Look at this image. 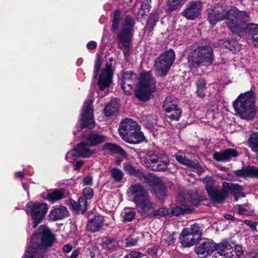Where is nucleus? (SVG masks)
Instances as JSON below:
<instances>
[{
    "label": "nucleus",
    "mask_w": 258,
    "mask_h": 258,
    "mask_svg": "<svg viewBox=\"0 0 258 258\" xmlns=\"http://www.w3.org/2000/svg\"><path fill=\"white\" fill-rule=\"evenodd\" d=\"M208 20L212 25H215L219 21L225 20L227 25L231 31L237 33L244 29L245 24L250 21V17L248 13L239 11L235 7L228 10L218 8L209 12Z\"/></svg>",
    "instance_id": "1"
},
{
    "label": "nucleus",
    "mask_w": 258,
    "mask_h": 258,
    "mask_svg": "<svg viewBox=\"0 0 258 258\" xmlns=\"http://www.w3.org/2000/svg\"><path fill=\"white\" fill-rule=\"evenodd\" d=\"M202 181L211 200L215 203H223L228 197L229 192L234 194L235 201H237L239 197L244 196L243 188L237 184L224 182L222 188L219 189L217 182L212 176L205 177Z\"/></svg>",
    "instance_id": "2"
},
{
    "label": "nucleus",
    "mask_w": 258,
    "mask_h": 258,
    "mask_svg": "<svg viewBox=\"0 0 258 258\" xmlns=\"http://www.w3.org/2000/svg\"><path fill=\"white\" fill-rule=\"evenodd\" d=\"M54 236L49 229L41 226L31 238L29 246L22 258H43L45 248L52 246Z\"/></svg>",
    "instance_id": "3"
},
{
    "label": "nucleus",
    "mask_w": 258,
    "mask_h": 258,
    "mask_svg": "<svg viewBox=\"0 0 258 258\" xmlns=\"http://www.w3.org/2000/svg\"><path fill=\"white\" fill-rule=\"evenodd\" d=\"M255 94L250 90L240 94L233 102L236 115L241 118L251 120L255 115Z\"/></svg>",
    "instance_id": "4"
},
{
    "label": "nucleus",
    "mask_w": 258,
    "mask_h": 258,
    "mask_svg": "<svg viewBox=\"0 0 258 258\" xmlns=\"http://www.w3.org/2000/svg\"><path fill=\"white\" fill-rule=\"evenodd\" d=\"M128 197L132 198L139 212L145 213L153 208L148 192L140 184L131 185L128 189Z\"/></svg>",
    "instance_id": "5"
},
{
    "label": "nucleus",
    "mask_w": 258,
    "mask_h": 258,
    "mask_svg": "<svg viewBox=\"0 0 258 258\" xmlns=\"http://www.w3.org/2000/svg\"><path fill=\"white\" fill-rule=\"evenodd\" d=\"M213 51L210 46L198 47L188 57V63L191 70L200 66H209L213 61Z\"/></svg>",
    "instance_id": "6"
},
{
    "label": "nucleus",
    "mask_w": 258,
    "mask_h": 258,
    "mask_svg": "<svg viewBox=\"0 0 258 258\" xmlns=\"http://www.w3.org/2000/svg\"><path fill=\"white\" fill-rule=\"evenodd\" d=\"M134 25L135 21L133 18L130 15H126L124 20L121 31L117 35L119 47L123 50L125 57L130 55Z\"/></svg>",
    "instance_id": "7"
},
{
    "label": "nucleus",
    "mask_w": 258,
    "mask_h": 258,
    "mask_svg": "<svg viewBox=\"0 0 258 258\" xmlns=\"http://www.w3.org/2000/svg\"><path fill=\"white\" fill-rule=\"evenodd\" d=\"M156 88V82L150 72L141 74L138 88L135 91V95L140 100L146 101L150 97Z\"/></svg>",
    "instance_id": "8"
},
{
    "label": "nucleus",
    "mask_w": 258,
    "mask_h": 258,
    "mask_svg": "<svg viewBox=\"0 0 258 258\" xmlns=\"http://www.w3.org/2000/svg\"><path fill=\"white\" fill-rule=\"evenodd\" d=\"M145 165L151 169L157 171H164L169 164L168 157L164 153L149 152L145 156Z\"/></svg>",
    "instance_id": "9"
},
{
    "label": "nucleus",
    "mask_w": 258,
    "mask_h": 258,
    "mask_svg": "<svg viewBox=\"0 0 258 258\" xmlns=\"http://www.w3.org/2000/svg\"><path fill=\"white\" fill-rule=\"evenodd\" d=\"M48 210V206L44 203L30 202L27 204L26 211L31 216L33 228L41 222Z\"/></svg>",
    "instance_id": "10"
},
{
    "label": "nucleus",
    "mask_w": 258,
    "mask_h": 258,
    "mask_svg": "<svg viewBox=\"0 0 258 258\" xmlns=\"http://www.w3.org/2000/svg\"><path fill=\"white\" fill-rule=\"evenodd\" d=\"M175 59V53L170 49L164 52L155 61L156 75L160 77L166 76Z\"/></svg>",
    "instance_id": "11"
},
{
    "label": "nucleus",
    "mask_w": 258,
    "mask_h": 258,
    "mask_svg": "<svg viewBox=\"0 0 258 258\" xmlns=\"http://www.w3.org/2000/svg\"><path fill=\"white\" fill-rule=\"evenodd\" d=\"M166 116L171 120H178L181 116V109L172 97H166L163 104Z\"/></svg>",
    "instance_id": "12"
},
{
    "label": "nucleus",
    "mask_w": 258,
    "mask_h": 258,
    "mask_svg": "<svg viewBox=\"0 0 258 258\" xmlns=\"http://www.w3.org/2000/svg\"><path fill=\"white\" fill-rule=\"evenodd\" d=\"M93 101L89 99L85 101L82 109V113L80 121L82 126L92 128L94 127L95 122L93 118Z\"/></svg>",
    "instance_id": "13"
},
{
    "label": "nucleus",
    "mask_w": 258,
    "mask_h": 258,
    "mask_svg": "<svg viewBox=\"0 0 258 258\" xmlns=\"http://www.w3.org/2000/svg\"><path fill=\"white\" fill-rule=\"evenodd\" d=\"M112 59L110 58L105 63V67L101 71L97 84L99 89L103 91L109 87L112 83L113 70L112 69Z\"/></svg>",
    "instance_id": "14"
},
{
    "label": "nucleus",
    "mask_w": 258,
    "mask_h": 258,
    "mask_svg": "<svg viewBox=\"0 0 258 258\" xmlns=\"http://www.w3.org/2000/svg\"><path fill=\"white\" fill-rule=\"evenodd\" d=\"M140 128L136 121L132 119L126 118L120 122L118 131L122 139L125 141L126 138H130L133 133H135V130Z\"/></svg>",
    "instance_id": "15"
},
{
    "label": "nucleus",
    "mask_w": 258,
    "mask_h": 258,
    "mask_svg": "<svg viewBox=\"0 0 258 258\" xmlns=\"http://www.w3.org/2000/svg\"><path fill=\"white\" fill-rule=\"evenodd\" d=\"M87 144L86 145L84 142L79 144L73 150L68 152L66 155V159L69 162H72L71 158H76L78 157H82L84 158H88L93 153V151L88 148Z\"/></svg>",
    "instance_id": "16"
},
{
    "label": "nucleus",
    "mask_w": 258,
    "mask_h": 258,
    "mask_svg": "<svg viewBox=\"0 0 258 258\" xmlns=\"http://www.w3.org/2000/svg\"><path fill=\"white\" fill-rule=\"evenodd\" d=\"M215 243L211 239L201 240L195 247V252L201 258H204L214 251Z\"/></svg>",
    "instance_id": "17"
},
{
    "label": "nucleus",
    "mask_w": 258,
    "mask_h": 258,
    "mask_svg": "<svg viewBox=\"0 0 258 258\" xmlns=\"http://www.w3.org/2000/svg\"><path fill=\"white\" fill-rule=\"evenodd\" d=\"M201 9L202 5L200 2H191L187 4L182 15L187 19L195 20L200 15Z\"/></svg>",
    "instance_id": "18"
},
{
    "label": "nucleus",
    "mask_w": 258,
    "mask_h": 258,
    "mask_svg": "<svg viewBox=\"0 0 258 258\" xmlns=\"http://www.w3.org/2000/svg\"><path fill=\"white\" fill-rule=\"evenodd\" d=\"M175 158L179 163L190 168L199 174H201L204 171L203 168L199 163L187 159L186 158L185 155L181 152H178L175 155Z\"/></svg>",
    "instance_id": "19"
},
{
    "label": "nucleus",
    "mask_w": 258,
    "mask_h": 258,
    "mask_svg": "<svg viewBox=\"0 0 258 258\" xmlns=\"http://www.w3.org/2000/svg\"><path fill=\"white\" fill-rule=\"evenodd\" d=\"M235 175L242 177H258V168L249 166L241 169L233 171Z\"/></svg>",
    "instance_id": "20"
},
{
    "label": "nucleus",
    "mask_w": 258,
    "mask_h": 258,
    "mask_svg": "<svg viewBox=\"0 0 258 258\" xmlns=\"http://www.w3.org/2000/svg\"><path fill=\"white\" fill-rule=\"evenodd\" d=\"M213 155L216 160L222 161L237 157L238 153L233 149L229 148L220 152H215Z\"/></svg>",
    "instance_id": "21"
},
{
    "label": "nucleus",
    "mask_w": 258,
    "mask_h": 258,
    "mask_svg": "<svg viewBox=\"0 0 258 258\" xmlns=\"http://www.w3.org/2000/svg\"><path fill=\"white\" fill-rule=\"evenodd\" d=\"M104 222L103 216L97 215L91 219L88 224L87 229L92 232H95L100 230L103 227Z\"/></svg>",
    "instance_id": "22"
},
{
    "label": "nucleus",
    "mask_w": 258,
    "mask_h": 258,
    "mask_svg": "<svg viewBox=\"0 0 258 258\" xmlns=\"http://www.w3.org/2000/svg\"><path fill=\"white\" fill-rule=\"evenodd\" d=\"M146 179L148 185L151 187L155 191L163 189L164 186L162 181L157 176L150 174L147 176Z\"/></svg>",
    "instance_id": "23"
},
{
    "label": "nucleus",
    "mask_w": 258,
    "mask_h": 258,
    "mask_svg": "<svg viewBox=\"0 0 258 258\" xmlns=\"http://www.w3.org/2000/svg\"><path fill=\"white\" fill-rule=\"evenodd\" d=\"M179 240L184 247H190L196 243L194 236L188 233L186 229H183L180 233Z\"/></svg>",
    "instance_id": "24"
},
{
    "label": "nucleus",
    "mask_w": 258,
    "mask_h": 258,
    "mask_svg": "<svg viewBox=\"0 0 258 258\" xmlns=\"http://www.w3.org/2000/svg\"><path fill=\"white\" fill-rule=\"evenodd\" d=\"M106 137L98 133L92 132L86 139V144L91 147H94L105 141Z\"/></svg>",
    "instance_id": "25"
},
{
    "label": "nucleus",
    "mask_w": 258,
    "mask_h": 258,
    "mask_svg": "<svg viewBox=\"0 0 258 258\" xmlns=\"http://www.w3.org/2000/svg\"><path fill=\"white\" fill-rule=\"evenodd\" d=\"M182 198L181 196H178L177 198L176 201L181 207H173L171 210V214L173 215L176 216H179L183 214L184 213L187 212H191L192 210V208L189 206H184V204H187V202L184 200V202L180 201V199Z\"/></svg>",
    "instance_id": "26"
},
{
    "label": "nucleus",
    "mask_w": 258,
    "mask_h": 258,
    "mask_svg": "<svg viewBox=\"0 0 258 258\" xmlns=\"http://www.w3.org/2000/svg\"><path fill=\"white\" fill-rule=\"evenodd\" d=\"M68 215V210L64 206H59L55 207L50 211L49 218L53 221L60 220L66 217Z\"/></svg>",
    "instance_id": "27"
},
{
    "label": "nucleus",
    "mask_w": 258,
    "mask_h": 258,
    "mask_svg": "<svg viewBox=\"0 0 258 258\" xmlns=\"http://www.w3.org/2000/svg\"><path fill=\"white\" fill-rule=\"evenodd\" d=\"M245 31L248 34V39L258 45V25L249 24L245 28Z\"/></svg>",
    "instance_id": "28"
},
{
    "label": "nucleus",
    "mask_w": 258,
    "mask_h": 258,
    "mask_svg": "<svg viewBox=\"0 0 258 258\" xmlns=\"http://www.w3.org/2000/svg\"><path fill=\"white\" fill-rule=\"evenodd\" d=\"M141 122L145 127L152 130L157 123V116L155 114H143Z\"/></svg>",
    "instance_id": "29"
},
{
    "label": "nucleus",
    "mask_w": 258,
    "mask_h": 258,
    "mask_svg": "<svg viewBox=\"0 0 258 258\" xmlns=\"http://www.w3.org/2000/svg\"><path fill=\"white\" fill-rule=\"evenodd\" d=\"M119 105V102L117 99L111 100L104 109L105 115L106 116H110L113 115L118 111Z\"/></svg>",
    "instance_id": "30"
},
{
    "label": "nucleus",
    "mask_w": 258,
    "mask_h": 258,
    "mask_svg": "<svg viewBox=\"0 0 258 258\" xmlns=\"http://www.w3.org/2000/svg\"><path fill=\"white\" fill-rule=\"evenodd\" d=\"M65 197V191L64 189H54L49 191L46 195V199L50 202H54L55 201L61 200Z\"/></svg>",
    "instance_id": "31"
},
{
    "label": "nucleus",
    "mask_w": 258,
    "mask_h": 258,
    "mask_svg": "<svg viewBox=\"0 0 258 258\" xmlns=\"http://www.w3.org/2000/svg\"><path fill=\"white\" fill-rule=\"evenodd\" d=\"M230 245L226 242H222L219 244L215 243V247L214 251H217V253L220 255L224 256L225 257L228 258L229 253L230 250L229 248Z\"/></svg>",
    "instance_id": "32"
},
{
    "label": "nucleus",
    "mask_w": 258,
    "mask_h": 258,
    "mask_svg": "<svg viewBox=\"0 0 258 258\" xmlns=\"http://www.w3.org/2000/svg\"><path fill=\"white\" fill-rule=\"evenodd\" d=\"M140 129L135 130V133L128 138H126L125 142L131 144H139L143 142L145 139V137L142 132H140Z\"/></svg>",
    "instance_id": "33"
},
{
    "label": "nucleus",
    "mask_w": 258,
    "mask_h": 258,
    "mask_svg": "<svg viewBox=\"0 0 258 258\" xmlns=\"http://www.w3.org/2000/svg\"><path fill=\"white\" fill-rule=\"evenodd\" d=\"M118 246V242L115 239L109 237H104L102 239V247L105 249L113 251L116 249Z\"/></svg>",
    "instance_id": "34"
},
{
    "label": "nucleus",
    "mask_w": 258,
    "mask_h": 258,
    "mask_svg": "<svg viewBox=\"0 0 258 258\" xmlns=\"http://www.w3.org/2000/svg\"><path fill=\"white\" fill-rule=\"evenodd\" d=\"M197 87L196 93L198 97L203 98L206 95L207 83L204 79L200 78L196 83Z\"/></svg>",
    "instance_id": "35"
},
{
    "label": "nucleus",
    "mask_w": 258,
    "mask_h": 258,
    "mask_svg": "<svg viewBox=\"0 0 258 258\" xmlns=\"http://www.w3.org/2000/svg\"><path fill=\"white\" fill-rule=\"evenodd\" d=\"M121 215L124 222H131L135 219L136 212L134 209L125 208L122 211Z\"/></svg>",
    "instance_id": "36"
},
{
    "label": "nucleus",
    "mask_w": 258,
    "mask_h": 258,
    "mask_svg": "<svg viewBox=\"0 0 258 258\" xmlns=\"http://www.w3.org/2000/svg\"><path fill=\"white\" fill-rule=\"evenodd\" d=\"M103 149L104 151H108L112 153H117L121 155H123L125 154L124 150L120 147L110 143L105 144L103 146Z\"/></svg>",
    "instance_id": "37"
},
{
    "label": "nucleus",
    "mask_w": 258,
    "mask_h": 258,
    "mask_svg": "<svg viewBox=\"0 0 258 258\" xmlns=\"http://www.w3.org/2000/svg\"><path fill=\"white\" fill-rule=\"evenodd\" d=\"M137 79L136 74L131 71H126L122 74L121 83H135Z\"/></svg>",
    "instance_id": "38"
},
{
    "label": "nucleus",
    "mask_w": 258,
    "mask_h": 258,
    "mask_svg": "<svg viewBox=\"0 0 258 258\" xmlns=\"http://www.w3.org/2000/svg\"><path fill=\"white\" fill-rule=\"evenodd\" d=\"M175 240L173 233H170L167 231L163 232L161 237L162 242L170 245L174 244Z\"/></svg>",
    "instance_id": "39"
},
{
    "label": "nucleus",
    "mask_w": 258,
    "mask_h": 258,
    "mask_svg": "<svg viewBox=\"0 0 258 258\" xmlns=\"http://www.w3.org/2000/svg\"><path fill=\"white\" fill-rule=\"evenodd\" d=\"M248 143L252 150L258 154V133L251 134Z\"/></svg>",
    "instance_id": "40"
},
{
    "label": "nucleus",
    "mask_w": 258,
    "mask_h": 258,
    "mask_svg": "<svg viewBox=\"0 0 258 258\" xmlns=\"http://www.w3.org/2000/svg\"><path fill=\"white\" fill-rule=\"evenodd\" d=\"M111 177L116 181H120L123 177V172L117 168H113L110 171Z\"/></svg>",
    "instance_id": "41"
},
{
    "label": "nucleus",
    "mask_w": 258,
    "mask_h": 258,
    "mask_svg": "<svg viewBox=\"0 0 258 258\" xmlns=\"http://www.w3.org/2000/svg\"><path fill=\"white\" fill-rule=\"evenodd\" d=\"M189 233L194 236V235H201L202 234L203 228L199 224H195L192 225L189 228H186Z\"/></svg>",
    "instance_id": "42"
},
{
    "label": "nucleus",
    "mask_w": 258,
    "mask_h": 258,
    "mask_svg": "<svg viewBox=\"0 0 258 258\" xmlns=\"http://www.w3.org/2000/svg\"><path fill=\"white\" fill-rule=\"evenodd\" d=\"M150 1L148 0H145L141 7V9L139 12L140 15L142 16L147 15L150 10Z\"/></svg>",
    "instance_id": "43"
},
{
    "label": "nucleus",
    "mask_w": 258,
    "mask_h": 258,
    "mask_svg": "<svg viewBox=\"0 0 258 258\" xmlns=\"http://www.w3.org/2000/svg\"><path fill=\"white\" fill-rule=\"evenodd\" d=\"M243 252L241 246L237 245L235 247L234 250H230L228 258H238Z\"/></svg>",
    "instance_id": "44"
},
{
    "label": "nucleus",
    "mask_w": 258,
    "mask_h": 258,
    "mask_svg": "<svg viewBox=\"0 0 258 258\" xmlns=\"http://www.w3.org/2000/svg\"><path fill=\"white\" fill-rule=\"evenodd\" d=\"M120 18V12L119 10L115 11L114 13L111 30L115 31L118 28Z\"/></svg>",
    "instance_id": "45"
},
{
    "label": "nucleus",
    "mask_w": 258,
    "mask_h": 258,
    "mask_svg": "<svg viewBox=\"0 0 258 258\" xmlns=\"http://www.w3.org/2000/svg\"><path fill=\"white\" fill-rule=\"evenodd\" d=\"M183 0H169L168 5L170 9L172 10H176L181 7Z\"/></svg>",
    "instance_id": "46"
},
{
    "label": "nucleus",
    "mask_w": 258,
    "mask_h": 258,
    "mask_svg": "<svg viewBox=\"0 0 258 258\" xmlns=\"http://www.w3.org/2000/svg\"><path fill=\"white\" fill-rule=\"evenodd\" d=\"M135 83H121V87L125 94L129 95L133 91V86Z\"/></svg>",
    "instance_id": "47"
},
{
    "label": "nucleus",
    "mask_w": 258,
    "mask_h": 258,
    "mask_svg": "<svg viewBox=\"0 0 258 258\" xmlns=\"http://www.w3.org/2000/svg\"><path fill=\"white\" fill-rule=\"evenodd\" d=\"M78 205L79 207L80 212H84L88 209V204L86 200L83 198H79L78 199Z\"/></svg>",
    "instance_id": "48"
},
{
    "label": "nucleus",
    "mask_w": 258,
    "mask_h": 258,
    "mask_svg": "<svg viewBox=\"0 0 258 258\" xmlns=\"http://www.w3.org/2000/svg\"><path fill=\"white\" fill-rule=\"evenodd\" d=\"M124 170L130 175L137 176L139 174L138 171L132 165L130 164L124 165Z\"/></svg>",
    "instance_id": "49"
},
{
    "label": "nucleus",
    "mask_w": 258,
    "mask_h": 258,
    "mask_svg": "<svg viewBox=\"0 0 258 258\" xmlns=\"http://www.w3.org/2000/svg\"><path fill=\"white\" fill-rule=\"evenodd\" d=\"M83 196L86 200H90L93 196V190L89 187L85 188L83 191Z\"/></svg>",
    "instance_id": "50"
},
{
    "label": "nucleus",
    "mask_w": 258,
    "mask_h": 258,
    "mask_svg": "<svg viewBox=\"0 0 258 258\" xmlns=\"http://www.w3.org/2000/svg\"><path fill=\"white\" fill-rule=\"evenodd\" d=\"M101 57L100 56H97L96 60H95V64L94 67V78H96L98 71L100 68L101 67Z\"/></svg>",
    "instance_id": "51"
},
{
    "label": "nucleus",
    "mask_w": 258,
    "mask_h": 258,
    "mask_svg": "<svg viewBox=\"0 0 258 258\" xmlns=\"http://www.w3.org/2000/svg\"><path fill=\"white\" fill-rule=\"evenodd\" d=\"M168 214V210L165 208H161L154 212V215L156 216L162 217Z\"/></svg>",
    "instance_id": "52"
},
{
    "label": "nucleus",
    "mask_w": 258,
    "mask_h": 258,
    "mask_svg": "<svg viewBox=\"0 0 258 258\" xmlns=\"http://www.w3.org/2000/svg\"><path fill=\"white\" fill-rule=\"evenodd\" d=\"M90 256L91 258H94L98 255L100 253L99 248L96 246H93L89 248Z\"/></svg>",
    "instance_id": "53"
},
{
    "label": "nucleus",
    "mask_w": 258,
    "mask_h": 258,
    "mask_svg": "<svg viewBox=\"0 0 258 258\" xmlns=\"http://www.w3.org/2000/svg\"><path fill=\"white\" fill-rule=\"evenodd\" d=\"M158 18L156 17H153L151 16L148 20L146 27L149 29H152L155 25L156 23L158 21Z\"/></svg>",
    "instance_id": "54"
},
{
    "label": "nucleus",
    "mask_w": 258,
    "mask_h": 258,
    "mask_svg": "<svg viewBox=\"0 0 258 258\" xmlns=\"http://www.w3.org/2000/svg\"><path fill=\"white\" fill-rule=\"evenodd\" d=\"M137 244L136 238L129 237L126 239L125 245L127 247L134 246Z\"/></svg>",
    "instance_id": "55"
},
{
    "label": "nucleus",
    "mask_w": 258,
    "mask_h": 258,
    "mask_svg": "<svg viewBox=\"0 0 258 258\" xmlns=\"http://www.w3.org/2000/svg\"><path fill=\"white\" fill-rule=\"evenodd\" d=\"M82 183L84 185H91L93 183L92 177L89 175L84 177Z\"/></svg>",
    "instance_id": "56"
},
{
    "label": "nucleus",
    "mask_w": 258,
    "mask_h": 258,
    "mask_svg": "<svg viewBox=\"0 0 258 258\" xmlns=\"http://www.w3.org/2000/svg\"><path fill=\"white\" fill-rule=\"evenodd\" d=\"M238 213L239 215L246 214L248 211L247 206L244 205L237 206Z\"/></svg>",
    "instance_id": "57"
},
{
    "label": "nucleus",
    "mask_w": 258,
    "mask_h": 258,
    "mask_svg": "<svg viewBox=\"0 0 258 258\" xmlns=\"http://www.w3.org/2000/svg\"><path fill=\"white\" fill-rule=\"evenodd\" d=\"M140 256L141 253L140 252L133 251L124 258H139Z\"/></svg>",
    "instance_id": "58"
},
{
    "label": "nucleus",
    "mask_w": 258,
    "mask_h": 258,
    "mask_svg": "<svg viewBox=\"0 0 258 258\" xmlns=\"http://www.w3.org/2000/svg\"><path fill=\"white\" fill-rule=\"evenodd\" d=\"M70 204L74 210H75L77 212H80L78 203H77L75 201L71 200L70 201Z\"/></svg>",
    "instance_id": "59"
},
{
    "label": "nucleus",
    "mask_w": 258,
    "mask_h": 258,
    "mask_svg": "<svg viewBox=\"0 0 258 258\" xmlns=\"http://www.w3.org/2000/svg\"><path fill=\"white\" fill-rule=\"evenodd\" d=\"M97 46L96 42L93 41L89 42L87 44V47L89 49H93Z\"/></svg>",
    "instance_id": "60"
},
{
    "label": "nucleus",
    "mask_w": 258,
    "mask_h": 258,
    "mask_svg": "<svg viewBox=\"0 0 258 258\" xmlns=\"http://www.w3.org/2000/svg\"><path fill=\"white\" fill-rule=\"evenodd\" d=\"M73 248V246L71 244H66L63 247V250L64 252H70Z\"/></svg>",
    "instance_id": "61"
},
{
    "label": "nucleus",
    "mask_w": 258,
    "mask_h": 258,
    "mask_svg": "<svg viewBox=\"0 0 258 258\" xmlns=\"http://www.w3.org/2000/svg\"><path fill=\"white\" fill-rule=\"evenodd\" d=\"M244 223L252 228H255L256 226V223L255 222L249 220H245Z\"/></svg>",
    "instance_id": "62"
},
{
    "label": "nucleus",
    "mask_w": 258,
    "mask_h": 258,
    "mask_svg": "<svg viewBox=\"0 0 258 258\" xmlns=\"http://www.w3.org/2000/svg\"><path fill=\"white\" fill-rule=\"evenodd\" d=\"M84 164V162L82 160L77 161L75 164L74 169L79 170L80 168Z\"/></svg>",
    "instance_id": "63"
},
{
    "label": "nucleus",
    "mask_w": 258,
    "mask_h": 258,
    "mask_svg": "<svg viewBox=\"0 0 258 258\" xmlns=\"http://www.w3.org/2000/svg\"><path fill=\"white\" fill-rule=\"evenodd\" d=\"M79 251L78 250H75L72 253L70 258H77L79 255Z\"/></svg>",
    "instance_id": "64"
}]
</instances>
